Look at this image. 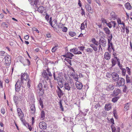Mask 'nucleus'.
<instances>
[{
	"label": "nucleus",
	"instance_id": "obj_1",
	"mask_svg": "<svg viewBox=\"0 0 132 132\" xmlns=\"http://www.w3.org/2000/svg\"><path fill=\"white\" fill-rule=\"evenodd\" d=\"M125 83V79L122 78H120L117 82L116 86L119 87L122 86L124 85Z\"/></svg>",
	"mask_w": 132,
	"mask_h": 132
},
{
	"label": "nucleus",
	"instance_id": "obj_2",
	"mask_svg": "<svg viewBox=\"0 0 132 132\" xmlns=\"http://www.w3.org/2000/svg\"><path fill=\"white\" fill-rule=\"evenodd\" d=\"M99 43L103 47H105L106 45V41L103 37H101L100 38Z\"/></svg>",
	"mask_w": 132,
	"mask_h": 132
},
{
	"label": "nucleus",
	"instance_id": "obj_3",
	"mask_svg": "<svg viewBox=\"0 0 132 132\" xmlns=\"http://www.w3.org/2000/svg\"><path fill=\"white\" fill-rule=\"evenodd\" d=\"M111 75L113 80L115 81H117L120 78L118 75L115 72H113L112 73Z\"/></svg>",
	"mask_w": 132,
	"mask_h": 132
},
{
	"label": "nucleus",
	"instance_id": "obj_4",
	"mask_svg": "<svg viewBox=\"0 0 132 132\" xmlns=\"http://www.w3.org/2000/svg\"><path fill=\"white\" fill-rule=\"evenodd\" d=\"M39 126L40 129L43 130L47 128V125L44 121L40 122L39 124Z\"/></svg>",
	"mask_w": 132,
	"mask_h": 132
},
{
	"label": "nucleus",
	"instance_id": "obj_5",
	"mask_svg": "<svg viewBox=\"0 0 132 132\" xmlns=\"http://www.w3.org/2000/svg\"><path fill=\"white\" fill-rule=\"evenodd\" d=\"M106 84L107 85L106 87V90L108 91H110L113 89L114 86L112 84L108 83Z\"/></svg>",
	"mask_w": 132,
	"mask_h": 132
},
{
	"label": "nucleus",
	"instance_id": "obj_6",
	"mask_svg": "<svg viewBox=\"0 0 132 132\" xmlns=\"http://www.w3.org/2000/svg\"><path fill=\"white\" fill-rule=\"evenodd\" d=\"M78 48H73L72 49L70 50V51L71 52L74 53L75 54H82L81 52L78 51Z\"/></svg>",
	"mask_w": 132,
	"mask_h": 132
},
{
	"label": "nucleus",
	"instance_id": "obj_7",
	"mask_svg": "<svg viewBox=\"0 0 132 132\" xmlns=\"http://www.w3.org/2000/svg\"><path fill=\"white\" fill-rule=\"evenodd\" d=\"M85 7L87 11L89 13H93V11L90 6L88 4H86L85 5Z\"/></svg>",
	"mask_w": 132,
	"mask_h": 132
},
{
	"label": "nucleus",
	"instance_id": "obj_8",
	"mask_svg": "<svg viewBox=\"0 0 132 132\" xmlns=\"http://www.w3.org/2000/svg\"><path fill=\"white\" fill-rule=\"evenodd\" d=\"M111 127L112 132H120V128L118 127H115L114 125H111Z\"/></svg>",
	"mask_w": 132,
	"mask_h": 132
},
{
	"label": "nucleus",
	"instance_id": "obj_9",
	"mask_svg": "<svg viewBox=\"0 0 132 132\" xmlns=\"http://www.w3.org/2000/svg\"><path fill=\"white\" fill-rule=\"evenodd\" d=\"M63 86L65 90H67L68 91L71 90V86L69 85V83L65 82L63 84Z\"/></svg>",
	"mask_w": 132,
	"mask_h": 132
},
{
	"label": "nucleus",
	"instance_id": "obj_10",
	"mask_svg": "<svg viewBox=\"0 0 132 132\" xmlns=\"http://www.w3.org/2000/svg\"><path fill=\"white\" fill-rule=\"evenodd\" d=\"M30 4L32 5H35L36 7L39 5V0H29Z\"/></svg>",
	"mask_w": 132,
	"mask_h": 132
},
{
	"label": "nucleus",
	"instance_id": "obj_11",
	"mask_svg": "<svg viewBox=\"0 0 132 132\" xmlns=\"http://www.w3.org/2000/svg\"><path fill=\"white\" fill-rule=\"evenodd\" d=\"M108 50L111 52V49H112L113 51L114 50V48L113 46V44L111 41H108Z\"/></svg>",
	"mask_w": 132,
	"mask_h": 132
},
{
	"label": "nucleus",
	"instance_id": "obj_12",
	"mask_svg": "<svg viewBox=\"0 0 132 132\" xmlns=\"http://www.w3.org/2000/svg\"><path fill=\"white\" fill-rule=\"evenodd\" d=\"M56 80H57L58 85L61 88L63 86V85L60 77L59 76L57 77L56 78Z\"/></svg>",
	"mask_w": 132,
	"mask_h": 132
},
{
	"label": "nucleus",
	"instance_id": "obj_13",
	"mask_svg": "<svg viewBox=\"0 0 132 132\" xmlns=\"http://www.w3.org/2000/svg\"><path fill=\"white\" fill-rule=\"evenodd\" d=\"M75 85L77 88L79 90L81 89L83 87L82 83L79 81L76 82Z\"/></svg>",
	"mask_w": 132,
	"mask_h": 132
},
{
	"label": "nucleus",
	"instance_id": "obj_14",
	"mask_svg": "<svg viewBox=\"0 0 132 132\" xmlns=\"http://www.w3.org/2000/svg\"><path fill=\"white\" fill-rule=\"evenodd\" d=\"M43 82L39 83L37 86L38 89L42 92V94H43L44 93V89L43 88Z\"/></svg>",
	"mask_w": 132,
	"mask_h": 132
},
{
	"label": "nucleus",
	"instance_id": "obj_15",
	"mask_svg": "<svg viewBox=\"0 0 132 132\" xmlns=\"http://www.w3.org/2000/svg\"><path fill=\"white\" fill-rule=\"evenodd\" d=\"M104 58L106 60H109L111 58V53L110 52H106L105 53L104 55Z\"/></svg>",
	"mask_w": 132,
	"mask_h": 132
},
{
	"label": "nucleus",
	"instance_id": "obj_16",
	"mask_svg": "<svg viewBox=\"0 0 132 132\" xmlns=\"http://www.w3.org/2000/svg\"><path fill=\"white\" fill-rule=\"evenodd\" d=\"M18 115L19 116V118H20V119L23 123L24 125H26L24 123L25 122V121L23 119V118L24 117V114L22 112L18 113Z\"/></svg>",
	"mask_w": 132,
	"mask_h": 132
},
{
	"label": "nucleus",
	"instance_id": "obj_17",
	"mask_svg": "<svg viewBox=\"0 0 132 132\" xmlns=\"http://www.w3.org/2000/svg\"><path fill=\"white\" fill-rule=\"evenodd\" d=\"M74 56V55L70 52H68L65 55H63L64 57L69 58L70 59H72V57Z\"/></svg>",
	"mask_w": 132,
	"mask_h": 132
},
{
	"label": "nucleus",
	"instance_id": "obj_18",
	"mask_svg": "<svg viewBox=\"0 0 132 132\" xmlns=\"http://www.w3.org/2000/svg\"><path fill=\"white\" fill-rule=\"evenodd\" d=\"M111 103H108L105 104L104 107L105 110L108 111L111 109Z\"/></svg>",
	"mask_w": 132,
	"mask_h": 132
},
{
	"label": "nucleus",
	"instance_id": "obj_19",
	"mask_svg": "<svg viewBox=\"0 0 132 132\" xmlns=\"http://www.w3.org/2000/svg\"><path fill=\"white\" fill-rule=\"evenodd\" d=\"M42 75L43 78L46 79L47 80L50 79L46 70H44L43 71V72L42 73Z\"/></svg>",
	"mask_w": 132,
	"mask_h": 132
},
{
	"label": "nucleus",
	"instance_id": "obj_20",
	"mask_svg": "<svg viewBox=\"0 0 132 132\" xmlns=\"http://www.w3.org/2000/svg\"><path fill=\"white\" fill-rule=\"evenodd\" d=\"M29 77L27 75V73H25L23 74L22 73V75L21 76V80H26L28 78V77Z\"/></svg>",
	"mask_w": 132,
	"mask_h": 132
},
{
	"label": "nucleus",
	"instance_id": "obj_21",
	"mask_svg": "<svg viewBox=\"0 0 132 132\" xmlns=\"http://www.w3.org/2000/svg\"><path fill=\"white\" fill-rule=\"evenodd\" d=\"M116 57H117L115 56H114V58L112 59L111 66L112 67H113V66H114L116 64L117 62V59L116 58Z\"/></svg>",
	"mask_w": 132,
	"mask_h": 132
},
{
	"label": "nucleus",
	"instance_id": "obj_22",
	"mask_svg": "<svg viewBox=\"0 0 132 132\" xmlns=\"http://www.w3.org/2000/svg\"><path fill=\"white\" fill-rule=\"evenodd\" d=\"M121 92V90L119 89L116 88L114 89L113 92V94L115 96H117Z\"/></svg>",
	"mask_w": 132,
	"mask_h": 132
},
{
	"label": "nucleus",
	"instance_id": "obj_23",
	"mask_svg": "<svg viewBox=\"0 0 132 132\" xmlns=\"http://www.w3.org/2000/svg\"><path fill=\"white\" fill-rule=\"evenodd\" d=\"M125 8L128 10H130L131 9L132 7L130 5V3L128 2L126 3L125 4Z\"/></svg>",
	"mask_w": 132,
	"mask_h": 132
},
{
	"label": "nucleus",
	"instance_id": "obj_24",
	"mask_svg": "<svg viewBox=\"0 0 132 132\" xmlns=\"http://www.w3.org/2000/svg\"><path fill=\"white\" fill-rule=\"evenodd\" d=\"M110 15L112 19L115 20L117 19V17L114 12L112 11L111 12Z\"/></svg>",
	"mask_w": 132,
	"mask_h": 132
},
{
	"label": "nucleus",
	"instance_id": "obj_25",
	"mask_svg": "<svg viewBox=\"0 0 132 132\" xmlns=\"http://www.w3.org/2000/svg\"><path fill=\"white\" fill-rule=\"evenodd\" d=\"M30 109L31 111V113L32 114L35 113V105L34 104H32L30 107Z\"/></svg>",
	"mask_w": 132,
	"mask_h": 132
},
{
	"label": "nucleus",
	"instance_id": "obj_26",
	"mask_svg": "<svg viewBox=\"0 0 132 132\" xmlns=\"http://www.w3.org/2000/svg\"><path fill=\"white\" fill-rule=\"evenodd\" d=\"M103 30L105 33L108 35H109L111 31L107 27H104L103 28Z\"/></svg>",
	"mask_w": 132,
	"mask_h": 132
},
{
	"label": "nucleus",
	"instance_id": "obj_27",
	"mask_svg": "<svg viewBox=\"0 0 132 132\" xmlns=\"http://www.w3.org/2000/svg\"><path fill=\"white\" fill-rule=\"evenodd\" d=\"M36 7L35 9H37L38 11L41 13L43 12V11L44 10V8L43 6H40L38 8L37 6Z\"/></svg>",
	"mask_w": 132,
	"mask_h": 132
},
{
	"label": "nucleus",
	"instance_id": "obj_28",
	"mask_svg": "<svg viewBox=\"0 0 132 132\" xmlns=\"http://www.w3.org/2000/svg\"><path fill=\"white\" fill-rule=\"evenodd\" d=\"M43 86H44V90H47L48 88V86L47 84L46 81H43Z\"/></svg>",
	"mask_w": 132,
	"mask_h": 132
},
{
	"label": "nucleus",
	"instance_id": "obj_29",
	"mask_svg": "<svg viewBox=\"0 0 132 132\" xmlns=\"http://www.w3.org/2000/svg\"><path fill=\"white\" fill-rule=\"evenodd\" d=\"M23 84V80H21L20 79V80H18L15 84L16 85H18L19 86L20 85V86H21Z\"/></svg>",
	"mask_w": 132,
	"mask_h": 132
},
{
	"label": "nucleus",
	"instance_id": "obj_30",
	"mask_svg": "<svg viewBox=\"0 0 132 132\" xmlns=\"http://www.w3.org/2000/svg\"><path fill=\"white\" fill-rule=\"evenodd\" d=\"M116 58L117 59V62H118V66L120 68V69H121V68H122V65L120 63V60L119 59V58H118L117 57H116Z\"/></svg>",
	"mask_w": 132,
	"mask_h": 132
},
{
	"label": "nucleus",
	"instance_id": "obj_31",
	"mask_svg": "<svg viewBox=\"0 0 132 132\" xmlns=\"http://www.w3.org/2000/svg\"><path fill=\"white\" fill-rule=\"evenodd\" d=\"M4 58L5 59V65L7 66L8 64V56L7 55L5 56Z\"/></svg>",
	"mask_w": 132,
	"mask_h": 132
},
{
	"label": "nucleus",
	"instance_id": "obj_32",
	"mask_svg": "<svg viewBox=\"0 0 132 132\" xmlns=\"http://www.w3.org/2000/svg\"><path fill=\"white\" fill-rule=\"evenodd\" d=\"M119 98V96L115 97L112 98V101L113 102L115 103L117 101Z\"/></svg>",
	"mask_w": 132,
	"mask_h": 132
},
{
	"label": "nucleus",
	"instance_id": "obj_33",
	"mask_svg": "<svg viewBox=\"0 0 132 132\" xmlns=\"http://www.w3.org/2000/svg\"><path fill=\"white\" fill-rule=\"evenodd\" d=\"M129 103H127L125 104L124 107V110L125 111H127L129 109Z\"/></svg>",
	"mask_w": 132,
	"mask_h": 132
},
{
	"label": "nucleus",
	"instance_id": "obj_34",
	"mask_svg": "<svg viewBox=\"0 0 132 132\" xmlns=\"http://www.w3.org/2000/svg\"><path fill=\"white\" fill-rule=\"evenodd\" d=\"M58 46L57 44L55 45V46L53 47L52 49V52H54L57 49Z\"/></svg>",
	"mask_w": 132,
	"mask_h": 132
},
{
	"label": "nucleus",
	"instance_id": "obj_35",
	"mask_svg": "<svg viewBox=\"0 0 132 132\" xmlns=\"http://www.w3.org/2000/svg\"><path fill=\"white\" fill-rule=\"evenodd\" d=\"M45 113L44 111L42 110L41 113V118L44 119L45 118Z\"/></svg>",
	"mask_w": 132,
	"mask_h": 132
},
{
	"label": "nucleus",
	"instance_id": "obj_36",
	"mask_svg": "<svg viewBox=\"0 0 132 132\" xmlns=\"http://www.w3.org/2000/svg\"><path fill=\"white\" fill-rule=\"evenodd\" d=\"M120 69L122 71V75L125 76L126 74V69L124 68H121Z\"/></svg>",
	"mask_w": 132,
	"mask_h": 132
},
{
	"label": "nucleus",
	"instance_id": "obj_37",
	"mask_svg": "<svg viewBox=\"0 0 132 132\" xmlns=\"http://www.w3.org/2000/svg\"><path fill=\"white\" fill-rule=\"evenodd\" d=\"M126 82L127 83L130 82V77L128 76V75H126Z\"/></svg>",
	"mask_w": 132,
	"mask_h": 132
},
{
	"label": "nucleus",
	"instance_id": "obj_38",
	"mask_svg": "<svg viewBox=\"0 0 132 132\" xmlns=\"http://www.w3.org/2000/svg\"><path fill=\"white\" fill-rule=\"evenodd\" d=\"M21 86H20V85L19 86L18 85H16V84H15V90L16 91L18 92L20 90V87Z\"/></svg>",
	"mask_w": 132,
	"mask_h": 132
},
{
	"label": "nucleus",
	"instance_id": "obj_39",
	"mask_svg": "<svg viewBox=\"0 0 132 132\" xmlns=\"http://www.w3.org/2000/svg\"><path fill=\"white\" fill-rule=\"evenodd\" d=\"M21 98L19 97H18L17 96H14V100L15 102H17V101L20 100Z\"/></svg>",
	"mask_w": 132,
	"mask_h": 132
},
{
	"label": "nucleus",
	"instance_id": "obj_40",
	"mask_svg": "<svg viewBox=\"0 0 132 132\" xmlns=\"http://www.w3.org/2000/svg\"><path fill=\"white\" fill-rule=\"evenodd\" d=\"M59 104H60V109H61V110L62 111H64V108L62 104L61 100H60V101L59 102Z\"/></svg>",
	"mask_w": 132,
	"mask_h": 132
},
{
	"label": "nucleus",
	"instance_id": "obj_41",
	"mask_svg": "<svg viewBox=\"0 0 132 132\" xmlns=\"http://www.w3.org/2000/svg\"><path fill=\"white\" fill-rule=\"evenodd\" d=\"M125 69H126V71L128 72V74L129 75H130V69L128 67H126Z\"/></svg>",
	"mask_w": 132,
	"mask_h": 132
},
{
	"label": "nucleus",
	"instance_id": "obj_42",
	"mask_svg": "<svg viewBox=\"0 0 132 132\" xmlns=\"http://www.w3.org/2000/svg\"><path fill=\"white\" fill-rule=\"evenodd\" d=\"M69 35L72 37H73L76 35V33L73 31H70L69 32Z\"/></svg>",
	"mask_w": 132,
	"mask_h": 132
},
{
	"label": "nucleus",
	"instance_id": "obj_43",
	"mask_svg": "<svg viewBox=\"0 0 132 132\" xmlns=\"http://www.w3.org/2000/svg\"><path fill=\"white\" fill-rule=\"evenodd\" d=\"M52 23L53 27V26H54L55 25H56L57 23V21L55 19H54V20L52 22Z\"/></svg>",
	"mask_w": 132,
	"mask_h": 132
},
{
	"label": "nucleus",
	"instance_id": "obj_44",
	"mask_svg": "<svg viewBox=\"0 0 132 132\" xmlns=\"http://www.w3.org/2000/svg\"><path fill=\"white\" fill-rule=\"evenodd\" d=\"M86 51L88 52H89V53H92L93 52V50L91 48H88L86 50Z\"/></svg>",
	"mask_w": 132,
	"mask_h": 132
},
{
	"label": "nucleus",
	"instance_id": "obj_45",
	"mask_svg": "<svg viewBox=\"0 0 132 132\" xmlns=\"http://www.w3.org/2000/svg\"><path fill=\"white\" fill-rule=\"evenodd\" d=\"M31 83V81L29 79H28V81L27 83V87L28 88H30V84Z\"/></svg>",
	"mask_w": 132,
	"mask_h": 132
},
{
	"label": "nucleus",
	"instance_id": "obj_46",
	"mask_svg": "<svg viewBox=\"0 0 132 132\" xmlns=\"http://www.w3.org/2000/svg\"><path fill=\"white\" fill-rule=\"evenodd\" d=\"M109 38L108 39V41H111L112 38V34H110V36L108 37Z\"/></svg>",
	"mask_w": 132,
	"mask_h": 132
},
{
	"label": "nucleus",
	"instance_id": "obj_47",
	"mask_svg": "<svg viewBox=\"0 0 132 132\" xmlns=\"http://www.w3.org/2000/svg\"><path fill=\"white\" fill-rule=\"evenodd\" d=\"M106 24L110 28H112V23L111 21V22H109L108 23H107Z\"/></svg>",
	"mask_w": 132,
	"mask_h": 132
},
{
	"label": "nucleus",
	"instance_id": "obj_48",
	"mask_svg": "<svg viewBox=\"0 0 132 132\" xmlns=\"http://www.w3.org/2000/svg\"><path fill=\"white\" fill-rule=\"evenodd\" d=\"M111 23L112 27V26L114 28H115L116 25V23L115 21H111Z\"/></svg>",
	"mask_w": 132,
	"mask_h": 132
},
{
	"label": "nucleus",
	"instance_id": "obj_49",
	"mask_svg": "<svg viewBox=\"0 0 132 132\" xmlns=\"http://www.w3.org/2000/svg\"><path fill=\"white\" fill-rule=\"evenodd\" d=\"M65 60L71 65H72L71 60L68 59H65Z\"/></svg>",
	"mask_w": 132,
	"mask_h": 132
},
{
	"label": "nucleus",
	"instance_id": "obj_50",
	"mask_svg": "<svg viewBox=\"0 0 132 132\" xmlns=\"http://www.w3.org/2000/svg\"><path fill=\"white\" fill-rule=\"evenodd\" d=\"M73 78L76 81H78V77L77 75H76L75 76L73 77Z\"/></svg>",
	"mask_w": 132,
	"mask_h": 132
},
{
	"label": "nucleus",
	"instance_id": "obj_51",
	"mask_svg": "<svg viewBox=\"0 0 132 132\" xmlns=\"http://www.w3.org/2000/svg\"><path fill=\"white\" fill-rule=\"evenodd\" d=\"M85 28V24L84 23H83L81 24V29H84Z\"/></svg>",
	"mask_w": 132,
	"mask_h": 132
},
{
	"label": "nucleus",
	"instance_id": "obj_52",
	"mask_svg": "<svg viewBox=\"0 0 132 132\" xmlns=\"http://www.w3.org/2000/svg\"><path fill=\"white\" fill-rule=\"evenodd\" d=\"M67 28L66 27H64L63 28L62 31L63 32H66L67 31Z\"/></svg>",
	"mask_w": 132,
	"mask_h": 132
},
{
	"label": "nucleus",
	"instance_id": "obj_53",
	"mask_svg": "<svg viewBox=\"0 0 132 132\" xmlns=\"http://www.w3.org/2000/svg\"><path fill=\"white\" fill-rule=\"evenodd\" d=\"M84 48L85 47L83 46H80L78 47L79 50L81 51H83Z\"/></svg>",
	"mask_w": 132,
	"mask_h": 132
},
{
	"label": "nucleus",
	"instance_id": "obj_54",
	"mask_svg": "<svg viewBox=\"0 0 132 132\" xmlns=\"http://www.w3.org/2000/svg\"><path fill=\"white\" fill-rule=\"evenodd\" d=\"M4 53L5 52L4 51L0 52V56H4V55H4Z\"/></svg>",
	"mask_w": 132,
	"mask_h": 132
},
{
	"label": "nucleus",
	"instance_id": "obj_55",
	"mask_svg": "<svg viewBox=\"0 0 132 132\" xmlns=\"http://www.w3.org/2000/svg\"><path fill=\"white\" fill-rule=\"evenodd\" d=\"M102 48L101 45H100L99 46L98 52H102Z\"/></svg>",
	"mask_w": 132,
	"mask_h": 132
},
{
	"label": "nucleus",
	"instance_id": "obj_56",
	"mask_svg": "<svg viewBox=\"0 0 132 132\" xmlns=\"http://www.w3.org/2000/svg\"><path fill=\"white\" fill-rule=\"evenodd\" d=\"M93 50L95 51L96 52L97 51V46H96L95 45L93 48H92Z\"/></svg>",
	"mask_w": 132,
	"mask_h": 132
},
{
	"label": "nucleus",
	"instance_id": "obj_57",
	"mask_svg": "<svg viewBox=\"0 0 132 132\" xmlns=\"http://www.w3.org/2000/svg\"><path fill=\"white\" fill-rule=\"evenodd\" d=\"M101 21H102V23H103V24H104L105 23L106 24V23H107L106 22V20L103 18L102 19Z\"/></svg>",
	"mask_w": 132,
	"mask_h": 132
},
{
	"label": "nucleus",
	"instance_id": "obj_58",
	"mask_svg": "<svg viewBox=\"0 0 132 132\" xmlns=\"http://www.w3.org/2000/svg\"><path fill=\"white\" fill-rule=\"evenodd\" d=\"M110 121L112 124V125H114L115 124L114 120L113 118H112L110 119Z\"/></svg>",
	"mask_w": 132,
	"mask_h": 132
},
{
	"label": "nucleus",
	"instance_id": "obj_59",
	"mask_svg": "<svg viewBox=\"0 0 132 132\" xmlns=\"http://www.w3.org/2000/svg\"><path fill=\"white\" fill-rule=\"evenodd\" d=\"M39 103L40 105L41 106L42 108H43V102L41 100V98H40L39 100Z\"/></svg>",
	"mask_w": 132,
	"mask_h": 132
},
{
	"label": "nucleus",
	"instance_id": "obj_60",
	"mask_svg": "<svg viewBox=\"0 0 132 132\" xmlns=\"http://www.w3.org/2000/svg\"><path fill=\"white\" fill-rule=\"evenodd\" d=\"M27 124L28 125V128L29 129V130L31 131L32 130V128L31 126L30 125H29L27 123Z\"/></svg>",
	"mask_w": 132,
	"mask_h": 132
},
{
	"label": "nucleus",
	"instance_id": "obj_61",
	"mask_svg": "<svg viewBox=\"0 0 132 132\" xmlns=\"http://www.w3.org/2000/svg\"><path fill=\"white\" fill-rule=\"evenodd\" d=\"M47 71L48 72V76L49 77H51L52 76V75L51 73V72L50 71H49L48 70H47Z\"/></svg>",
	"mask_w": 132,
	"mask_h": 132
},
{
	"label": "nucleus",
	"instance_id": "obj_62",
	"mask_svg": "<svg viewBox=\"0 0 132 132\" xmlns=\"http://www.w3.org/2000/svg\"><path fill=\"white\" fill-rule=\"evenodd\" d=\"M2 25L3 26H4V27H6V28H7L8 27V25L7 24H6L5 22H3L2 23Z\"/></svg>",
	"mask_w": 132,
	"mask_h": 132
},
{
	"label": "nucleus",
	"instance_id": "obj_63",
	"mask_svg": "<svg viewBox=\"0 0 132 132\" xmlns=\"http://www.w3.org/2000/svg\"><path fill=\"white\" fill-rule=\"evenodd\" d=\"M99 106V104L98 103L96 105H95L94 106V108H95L96 109H97Z\"/></svg>",
	"mask_w": 132,
	"mask_h": 132
},
{
	"label": "nucleus",
	"instance_id": "obj_64",
	"mask_svg": "<svg viewBox=\"0 0 132 132\" xmlns=\"http://www.w3.org/2000/svg\"><path fill=\"white\" fill-rule=\"evenodd\" d=\"M24 39L26 40H28L29 39V36L28 35H26L24 36Z\"/></svg>",
	"mask_w": 132,
	"mask_h": 132
}]
</instances>
